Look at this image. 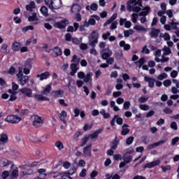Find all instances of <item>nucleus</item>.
I'll use <instances>...</instances> for the list:
<instances>
[{
	"label": "nucleus",
	"instance_id": "54",
	"mask_svg": "<svg viewBox=\"0 0 179 179\" xmlns=\"http://www.w3.org/2000/svg\"><path fill=\"white\" fill-rule=\"evenodd\" d=\"M139 108L141 110H143V111H148V110H149V105L141 104Z\"/></svg>",
	"mask_w": 179,
	"mask_h": 179
},
{
	"label": "nucleus",
	"instance_id": "15",
	"mask_svg": "<svg viewBox=\"0 0 179 179\" xmlns=\"http://www.w3.org/2000/svg\"><path fill=\"white\" fill-rule=\"evenodd\" d=\"M50 72L45 71L41 74H38L36 76V78H38L39 80L43 81V80H45V79H48V78H50Z\"/></svg>",
	"mask_w": 179,
	"mask_h": 179
},
{
	"label": "nucleus",
	"instance_id": "36",
	"mask_svg": "<svg viewBox=\"0 0 179 179\" xmlns=\"http://www.w3.org/2000/svg\"><path fill=\"white\" fill-rule=\"evenodd\" d=\"M118 139L117 137H115V140L111 143L110 149H112L113 150H115V149H117V147L118 146Z\"/></svg>",
	"mask_w": 179,
	"mask_h": 179
},
{
	"label": "nucleus",
	"instance_id": "20",
	"mask_svg": "<svg viewBox=\"0 0 179 179\" xmlns=\"http://www.w3.org/2000/svg\"><path fill=\"white\" fill-rule=\"evenodd\" d=\"M144 80L145 82H148V87L150 88L155 87V82H156V80L146 76L144 77Z\"/></svg>",
	"mask_w": 179,
	"mask_h": 179
},
{
	"label": "nucleus",
	"instance_id": "45",
	"mask_svg": "<svg viewBox=\"0 0 179 179\" xmlns=\"http://www.w3.org/2000/svg\"><path fill=\"white\" fill-rule=\"evenodd\" d=\"M11 177L12 178H17V177H19V170H17V168L12 171Z\"/></svg>",
	"mask_w": 179,
	"mask_h": 179
},
{
	"label": "nucleus",
	"instance_id": "12",
	"mask_svg": "<svg viewBox=\"0 0 179 179\" xmlns=\"http://www.w3.org/2000/svg\"><path fill=\"white\" fill-rule=\"evenodd\" d=\"M13 167L14 164L11 161H9L8 159L3 158L0 160V167H8L10 166Z\"/></svg>",
	"mask_w": 179,
	"mask_h": 179
},
{
	"label": "nucleus",
	"instance_id": "14",
	"mask_svg": "<svg viewBox=\"0 0 179 179\" xmlns=\"http://www.w3.org/2000/svg\"><path fill=\"white\" fill-rule=\"evenodd\" d=\"M76 83H75V80H70L69 82L68 88L69 89L71 93H76Z\"/></svg>",
	"mask_w": 179,
	"mask_h": 179
},
{
	"label": "nucleus",
	"instance_id": "56",
	"mask_svg": "<svg viewBox=\"0 0 179 179\" xmlns=\"http://www.w3.org/2000/svg\"><path fill=\"white\" fill-rule=\"evenodd\" d=\"M171 129H173L174 131H177V129H178V126L177 125V122H172L171 123Z\"/></svg>",
	"mask_w": 179,
	"mask_h": 179
},
{
	"label": "nucleus",
	"instance_id": "43",
	"mask_svg": "<svg viewBox=\"0 0 179 179\" xmlns=\"http://www.w3.org/2000/svg\"><path fill=\"white\" fill-rule=\"evenodd\" d=\"M134 34V29H129L124 31V37H129Z\"/></svg>",
	"mask_w": 179,
	"mask_h": 179
},
{
	"label": "nucleus",
	"instance_id": "39",
	"mask_svg": "<svg viewBox=\"0 0 179 179\" xmlns=\"http://www.w3.org/2000/svg\"><path fill=\"white\" fill-rule=\"evenodd\" d=\"M123 160L125 162V163H127V164H128L132 162V156L125 155L123 156Z\"/></svg>",
	"mask_w": 179,
	"mask_h": 179
},
{
	"label": "nucleus",
	"instance_id": "59",
	"mask_svg": "<svg viewBox=\"0 0 179 179\" xmlns=\"http://www.w3.org/2000/svg\"><path fill=\"white\" fill-rule=\"evenodd\" d=\"M163 85H164V86H165V87H169V86L171 85V80H165L163 82Z\"/></svg>",
	"mask_w": 179,
	"mask_h": 179
},
{
	"label": "nucleus",
	"instance_id": "29",
	"mask_svg": "<svg viewBox=\"0 0 179 179\" xmlns=\"http://www.w3.org/2000/svg\"><path fill=\"white\" fill-rule=\"evenodd\" d=\"M52 95L54 96V97H62V96H64V91L61 90H57V91H52Z\"/></svg>",
	"mask_w": 179,
	"mask_h": 179
},
{
	"label": "nucleus",
	"instance_id": "33",
	"mask_svg": "<svg viewBox=\"0 0 179 179\" xmlns=\"http://www.w3.org/2000/svg\"><path fill=\"white\" fill-rule=\"evenodd\" d=\"M40 12L42 13L43 16H45V17H48V16H49L48 8L47 7H45V6H43L41 8Z\"/></svg>",
	"mask_w": 179,
	"mask_h": 179
},
{
	"label": "nucleus",
	"instance_id": "8",
	"mask_svg": "<svg viewBox=\"0 0 179 179\" xmlns=\"http://www.w3.org/2000/svg\"><path fill=\"white\" fill-rule=\"evenodd\" d=\"M19 68H22V73L29 75V73H30V69H31V64L30 62H26L24 66H19Z\"/></svg>",
	"mask_w": 179,
	"mask_h": 179
},
{
	"label": "nucleus",
	"instance_id": "25",
	"mask_svg": "<svg viewBox=\"0 0 179 179\" xmlns=\"http://www.w3.org/2000/svg\"><path fill=\"white\" fill-rule=\"evenodd\" d=\"M51 93V84L46 85L45 88L42 91L41 94L48 96Z\"/></svg>",
	"mask_w": 179,
	"mask_h": 179
},
{
	"label": "nucleus",
	"instance_id": "55",
	"mask_svg": "<svg viewBox=\"0 0 179 179\" xmlns=\"http://www.w3.org/2000/svg\"><path fill=\"white\" fill-rule=\"evenodd\" d=\"M148 100H149V97H145L143 96H141L138 99L139 103H146L148 101Z\"/></svg>",
	"mask_w": 179,
	"mask_h": 179
},
{
	"label": "nucleus",
	"instance_id": "31",
	"mask_svg": "<svg viewBox=\"0 0 179 179\" xmlns=\"http://www.w3.org/2000/svg\"><path fill=\"white\" fill-rule=\"evenodd\" d=\"M59 117L61 121H62V122H64V124H66V121L65 120V118H66V117H67L66 111L62 110L61 112V113H59Z\"/></svg>",
	"mask_w": 179,
	"mask_h": 179
},
{
	"label": "nucleus",
	"instance_id": "17",
	"mask_svg": "<svg viewBox=\"0 0 179 179\" xmlns=\"http://www.w3.org/2000/svg\"><path fill=\"white\" fill-rule=\"evenodd\" d=\"M61 55H62V50H61L58 46L54 48L52 57H54V58H57V57H59Z\"/></svg>",
	"mask_w": 179,
	"mask_h": 179
},
{
	"label": "nucleus",
	"instance_id": "37",
	"mask_svg": "<svg viewBox=\"0 0 179 179\" xmlns=\"http://www.w3.org/2000/svg\"><path fill=\"white\" fill-rule=\"evenodd\" d=\"M29 22H37L38 20V17H37L36 13H33L31 16L28 17Z\"/></svg>",
	"mask_w": 179,
	"mask_h": 179
},
{
	"label": "nucleus",
	"instance_id": "5",
	"mask_svg": "<svg viewBox=\"0 0 179 179\" xmlns=\"http://www.w3.org/2000/svg\"><path fill=\"white\" fill-rule=\"evenodd\" d=\"M6 122H8L9 124H18L22 121V118L15 115H10L7 116L5 119Z\"/></svg>",
	"mask_w": 179,
	"mask_h": 179
},
{
	"label": "nucleus",
	"instance_id": "7",
	"mask_svg": "<svg viewBox=\"0 0 179 179\" xmlns=\"http://www.w3.org/2000/svg\"><path fill=\"white\" fill-rule=\"evenodd\" d=\"M76 172V168H75V166L71 167L69 172L63 173L62 176V179H72V178L69 176H73Z\"/></svg>",
	"mask_w": 179,
	"mask_h": 179
},
{
	"label": "nucleus",
	"instance_id": "1",
	"mask_svg": "<svg viewBox=\"0 0 179 179\" xmlns=\"http://www.w3.org/2000/svg\"><path fill=\"white\" fill-rule=\"evenodd\" d=\"M88 38L90 45L92 47V49L90 50V54L97 55V51L94 48L96 47V44L99 43V32L97 31H92Z\"/></svg>",
	"mask_w": 179,
	"mask_h": 179
},
{
	"label": "nucleus",
	"instance_id": "53",
	"mask_svg": "<svg viewBox=\"0 0 179 179\" xmlns=\"http://www.w3.org/2000/svg\"><path fill=\"white\" fill-rule=\"evenodd\" d=\"M1 52L3 54H6V52H8V45L3 44V45L1 46Z\"/></svg>",
	"mask_w": 179,
	"mask_h": 179
},
{
	"label": "nucleus",
	"instance_id": "2",
	"mask_svg": "<svg viewBox=\"0 0 179 179\" xmlns=\"http://www.w3.org/2000/svg\"><path fill=\"white\" fill-rule=\"evenodd\" d=\"M18 83L21 86H24L29 82V76L23 75V68L18 67V72L16 73Z\"/></svg>",
	"mask_w": 179,
	"mask_h": 179
},
{
	"label": "nucleus",
	"instance_id": "21",
	"mask_svg": "<svg viewBox=\"0 0 179 179\" xmlns=\"http://www.w3.org/2000/svg\"><path fill=\"white\" fill-rule=\"evenodd\" d=\"M78 64H74L73 63H72L70 65V69L71 70L70 75L71 76H75V73H76V72H78V71L79 70V67H78Z\"/></svg>",
	"mask_w": 179,
	"mask_h": 179
},
{
	"label": "nucleus",
	"instance_id": "10",
	"mask_svg": "<svg viewBox=\"0 0 179 179\" xmlns=\"http://www.w3.org/2000/svg\"><path fill=\"white\" fill-rule=\"evenodd\" d=\"M69 21L68 20H63L61 22H55L54 26L56 29H65V27H66V24H69Z\"/></svg>",
	"mask_w": 179,
	"mask_h": 179
},
{
	"label": "nucleus",
	"instance_id": "50",
	"mask_svg": "<svg viewBox=\"0 0 179 179\" xmlns=\"http://www.w3.org/2000/svg\"><path fill=\"white\" fill-rule=\"evenodd\" d=\"M29 30H34V27L29 25L22 29L23 33H26V31H29Z\"/></svg>",
	"mask_w": 179,
	"mask_h": 179
},
{
	"label": "nucleus",
	"instance_id": "61",
	"mask_svg": "<svg viewBox=\"0 0 179 179\" xmlns=\"http://www.w3.org/2000/svg\"><path fill=\"white\" fill-rule=\"evenodd\" d=\"M92 127H93V125H92V124H85L83 129L85 131H89L90 129H92Z\"/></svg>",
	"mask_w": 179,
	"mask_h": 179
},
{
	"label": "nucleus",
	"instance_id": "46",
	"mask_svg": "<svg viewBox=\"0 0 179 179\" xmlns=\"http://www.w3.org/2000/svg\"><path fill=\"white\" fill-rule=\"evenodd\" d=\"M136 65H138V68H142L143 64H145V57H141L138 62H136Z\"/></svg>",
	"mask_w": 179,
	"mask_h": 179
},
{
	"label": "nucleus",
	"instance_id": "23",
	"mask_svg": "<svg viewBox=\"0 0 179 179\" xmlns=\"http://www.w3.org/2000/svg\"><path fill=\"white\" fill-rule=\"evenodd\" d=\"M34 98L37 101H50V99L43 96V94H35Z\"/></svg>",
	"mask_w": 179,
	"mask_h": 179
},
{
	"label": "nucleus",
	"instance_id": "16",
	"mask_svg": "<svg viewBox=\"0 0 179 179\" xmlns=\"http://www.w3.org/2000/svg\"><path fill=\"white\" fill-rule=\"evenodd\" d=\"M83 26L84 27H89V26H96V20H94L91 16L88 21L85 20L84 22Z\"/></svg>",
	"mask_w": 179,
	"mask_h": 179
},
{
	"label": "nucleus",
	"instance_id": "58",
	"mask_svg": "<svg viewBox=\"0 0 179 179\" xmlns=\"http://www.w3.org/2000/svg\"><path fill=\"white\" fill-rule=\"evenodd\" d=\"M130 107H131V102L125 101L124 105H123V108L124 110H129Z\"/></svg>",
	"mask_w": 179,
	"mask_h": 179
},
{
	"label": "nucleus",
	"instance_id": "22",
	"mask_svg": "<svg viewBox=\"0 0 179 179\" xmlns=\"http://www.w3.org/2000/svg\"><path fill=\"white\" fill-rule=\"evenodd\" d=\"M167 142V140H162L160 141H158L157 143H152L150 145H148V149H154V148H157V146H160V145H164Z\"/></svg>",
	"mask_w": 179,
	"mask_h": 179
},
{
	"label": "nucleus",
	"instance_id": "38",
	"mask_svg": "<svg viewBox=\"0 0 179 179\" xmlns=\"http://www.w3.org/2000/svg\"><path fill=\"white\" fill-rule=\"evenodd\" d=\"M89 138H90V136L87 135L84 138H82V141L80 145V146L81 148H83V146H85V145H86V143H87V141H89Z\"/></svg>",
	"mask_w": 179,
	"mask_h": 179
},
{
	"label": "nucleus",
	"instance_id": "19",
	"mask_svg": "<svg viewBox=\"0 0 179 179\" xmlns=\"http://www.w3.org/2000/svg\"><path fill=\"white\" fill-rule=\"evenodd\" d=\"M8 134H1L0 136V145H6V143H8Z\"/></svg>",
	"mask_w": 179,
	"mask_h": 179
},
{
	"label": "nucleus",
	"instance_id": "30",
	"mask_svg": "<svg viewBox=\"0 0 179 179\" xmlns=\"http://www.w3.org/2000/svg\"><path fill=\"white\" fill-rule=\"evenodd\" d=\"M129 127V126L127 124H124L122 125V131L121 132L122 135H123V136H125V135H128V133L129 132V129H128Z\"/></svg>",
	"mask_w": 179,
	"mask_h": 179
},
{
	"label": "nucleus",
	"instance_id": "52",
	"mask_svg": "<svg viewBox=\"0 0 179 179\" xmlns=\"http://www.w3.org/2000/svg\"><path fill=\"white\" fill-rule=\"evenodd\" d=\"M161 169L164 173H166V171H169V170H171V166L167 165V166H162Z\"/></svg>",
	"mask_w": 179,
	"mask_h": 179
},
{
	"label": "nucleus",
	"instance_id": "13",
	"mask_svg": "<svg viewBox=\"0 0 179 179\" xmlns=\"http://www.w3.org/2000/svg\"><path fill=\"white\" fill-rule=\"evenodd\" d=\"M160 164V160L157 159L152 162L147 163L143 166V169H153V167H156V166H159Z\"/></svg>",
	"mask_w": 179,
	"mask_h": 179
},
{
	"label": "nucleus",
	"instance_id": "64",
	"mask_svg": "<svg viewBox=\"0 0 179 179\" xmlns=\"http://www.w3.org/2000/svg\"><path fill=\"white\" fill-rule=\"evenodd\" d=\"M131 8H132V10L134 12H140L141 11V7H139L136 5L131 6Z\"/></svg>",
	"mask_w": 179,
	"mask_h": 179
},
{
	"label": "nucleus",
	"instance_id": "35",
	"mask_svg": "<svg viewBox=\"0 0 179 179\" xmlns=\"http://www.w3.org/2000/svg\"><path fill=\"white\" fill-rule=\"evenodd\" d=\"M20 47H22V45H20V43L15 41L12 45V48L13 51H19L20 50Z\"/></svg>",
	"mask_w": 179,
	"mask_h": 179
},
{
	"label": "nucleus",
	"instance_id": "49",
	"mask_svg": "<svg viewBox=\"0 0 179 179\" xmlns=\"http://www.w3.org/2000/svg\"><path fill=\"white\" fill-rule=\"evenodd\" d=\"M55 146L57 148V149H59V150H62L64 148V144L61 141H57L55 143Z\"/></svg>",
	"mask_w": 179,
	"mask_h": 179
},
{
	"label": "nucleus",
	"instance_id": "60",
	"mask_svg": "<svg viewBox=\"0 0 179 179\" xmlns=\"http://www.w3.org/2000/svg\"><path fill=\"white\" fill-rule=\"evenodd\" d=\"M179 142V137H175L171 141V145L174 146L176 143H178Z\"/></svg>",
	"mask_w": 179,
	"mask_h": 179
},
{
	"label": "nucleus",
	"instance_id": "28",
	"mask_svg": "<svg viewBox=\"0 0 179 179\" xmlns=\"http://www.w3.org/2000/svg\"><path fill=\"white\" fill-rule=\"evenodd\" d=\"M33 9H36V3H34V1H30V3L26 6V10L29 12H33Z\"/></svg>",
	"mask_w": 179,
	"mask_h": 179
},
{
	"label": "nucleus",
	"instance_id": "41",
	"mask_svg": "<svg viewBox=\"0 0 179 179\" xmlns=\"http://www.w3.org/2000/svg\"><path fill=\"white\" fill-rule=\"evenodd\" d=\"M162 51H164V55H170L171 54V49L166 46L163 48Z\"/></svg>",
	"mask_w": 179,
	"mask_h": 179
},
{
	"label": "nucleus",
	"instance_id": "4",
	"mask_svg": "<svg viewBox=\"0 0 179 179\" xmlns=\"http://www.w3.org/2000/svg\"><path fill=\"white\" fill-rule=\"evenodd\" d=\"M33 120V125L35 127V128H40V127H43V124H44V119L43 117L34 115L32 116Z\"/></svg>",
	"mask_w": 179,
	"mask_h": 179
},
{
	"label": "nucleus",
	"instance_id": "27",
	"mask_svg": "<svg viewBox=\"0 0 179 179\" xmlns=\"http://www.w3.org/2000/svg\"><path fill=\"white\" fill-rule=\"evenodd\" d=\"M150 12V8L147 6L143 9L141 12L139 13V16L146 17Z\"/></svg>",
	"mask_w": 179,
	"mask_h": 179
},
{
	"label": "nucleus",
	"instance_id": "11",
	"mask_svg": "<svg viewBox=\"0 0 179 179\" xmlns=\"http://www.w3.org/2000/svg\"><path fill=\"white\" fill-rule=\"evenodd\" d=\"M20 92L27 97H33V90L30 88L24 87Z\"/></svg>",
	"mask_w": 179,
	"mask_h": 179
},
{
	"label": "nucleus",
	"instance_id": "24",
	"mask_svg": "<svg viewBox=\"0 0 179 179\" xmlns=\"http://www.w3.org/2000/svg\"><path fill=\"white\" fill-rule=\"evenodd\" d=\"M160 33V29H152V31L150 33V36L152 38H157V37H159V34Z\"/></svg>",
	"mask_w": 179,
	"mask_h": 179
},
{
	"label": "nucleus",
	"instance_id": "51",
	"mask_svg": "<svg viewBox=\"0 0 179 179\" xmlns=\"http://www.w3.org/2000/svg\"><path fill=\"white\" fill-rule=\"evenodd\" d=\"M134 139H135L134 136H129V138H127L126 140L127 145H132V143L134 142Z\"/></svg>",
	"mask_w": 179,
	"mask_h": 179
},
{
	"label": "nucleus",
	"instance_id": "63",
	"mask_svg": "<svg viewBox=\"0 0 179 179\" xmlns=\"http://www.w3.org/2000/svg\"><path fill=\"white\" fill-rule=\"evenodd\" d=\"M2 179H6L9 177V172L8 171H4L1 175Z\"/></svg>",
	"mask_w": 179,
	"mask_h": 179
},
{
	"label": "nucleus",
	"instance_id": "32",
	"mask_svg": "<svg viewBox=\"0 0 179 179\" xmlns=\"http://www.w3.org/2000/svg\"><path fill=\"white\" fill-rule=\"evenodd\" d=\"M87 10H94L96 11L97 9H99V5L97 3H93L91 4V6H86Z\"/></svg>",
	"mask_w": 179,
	"mask_h": 179
},
{
	"label": "nucleus",
	"instance_id": "62",
	"mask_svg": "<svg viewBox=\"0 0 179 179\" xmlns=\"http://www.w3.org/2000/svg\"><path fill=\"white\" fill-rule=\"evenodd\" d=\"M131 19H132L133 23H136V22H138V14L133 13Z\"/></svg>",
	"mask_w": 179,
	"mask_h": 179
},
{
	"label": "nucleus",
	"instance_id": "26",
	"mask_svg": "<svg viewBox=\"0 0 179 179\" xmlns=\"http://www.w3.org/2000/svg\"><path fill=\"white\" fill-rule=\"evenodd\" d=\"M120 47H123L124 51L131 50V45L125 43V41H121L119 43Z\"/></svg>",
	"mask_w": 179,
	"mask_h": 179
},
{
	"label": "nucleus",
	"instance_id": "18",
	"mask_svg": "<svg viewBox=\"0 0 179 179\" xmlns=\"http://www.w3.org/2000/svg\"><path fill=\"white\" fill-rule=\"evenodd\" d=\"M104 128H100L98 130L95 131L94 133L91 134L89 136L91 139H96V138H99V135L103 132Z\"/></svg>",
	"mask_w": 179,
	"mask_h": 179
},
{
	"label": "nucleus",
	"instance_id": "44",
	"mask_svg": "<svg viewBox=\"0 0 179 179\" xmlns=\"http://www.w3.org/2000/svg\"><path fill=\"white\" fill-rule=\"evenodd\" d=\"M134 30H136L137 31H146V28L141 26V25H135L134 27Z\"/></svg>",
	"mask_w": 179,
	"mask_h": 179
},
{
	"label": "nucleus",
	"instance_id": "48",
	"mask_svg": "<svg viewBox=\"0 0 179 179\" xmlns=\"http://www.w3.org/2000/svg\"><path fill=\"white\" fill-rule=\"evenodd\" d=\"M127 5L129 6V10H131L132 9V6L136 5V0H131L128 1Z\"/></svg>",
	"mask_w": 179,
	"mask_h": 179
},
{
	"label": "nucleus",
	"instance_id": "3",
	"mask_svg": "<svg viewBox=\"0 0 179 179\" xmlns=\"http://www.w3.org/2000/svg\"><path fill=\"white\" fill-rule=\"evenodd\" d=\"M45 3L51 10L59 9L62 7L61 0H45Z\"/></svg>",
	"mask_w": 179,
	"mask_h": 179
},
{
	"label": "nucleus",
	"instance_id": "6",
	"mask_svg": "<svg viewBox=\"0 0 179 179\" xmlns=\"http://www.w3.org/2000/svg\"><path fill=\"white\" fill-rule=\"evenodd\" d=\"M101 55L102 59L107 60L111 55H113V51L110 50V48H106L103 50V52H101Z\"/></svg>",
	"mask_w": 179,
	"mask_h": 179
},
{
	"label": "nucleus",
	"instance_id": "47",
	"mask_svg": "<svg viewBox=\"0 0 179 179\" xmlns=\"http://www.w3.org/2000/svg\"><path fill=\"white\" fill-rule=\"evenodd\" d=\"M157 79L158 80H164V79H167V74L166 73H162L157 77Z\"/></svg>",
	"mask_w": 179,
	"mask_h": 179
},
{
	"label": "nucleus",
	"instance_id": "57",
	"mask_svg": "<svg viewBox=\"0 0 179 179\" xmlns=\"http://www.w3.org/2000/svg\"><path fill=\"white\" fill-rule=\"evenodd\" d=\"M8 73H9L10 75H15V73H16V69L13 66H11L8 71Z\"/></svg>",
	"mask_w": 179,
	"mask_h": 179
},
{
	"label": "nucleus",
	"instance_id": "9",
	"mask_svg": "<svg viewBox=\"0 0 179 179\" xmlns=\"http://www.w3.org/2000/svg\"><path fill=\"white\" fill-rule=\"evenodd\" d=\"M83 156L84 157H92V144L83 148Z\"/></svg>",
	"mask_w": 179,
	"mask_h": 179
},
{
	"label": "nucleus",
	"instance_id": "34",
	"mask_svg": "<svg viewBox=\"0 0 179 179\" xmlns=\"http://www.w3.org/2000/svg\"><path fill=\"white\" fill-rule=\"evenodd\" d=\"M73 13H79L80 12V6L79 4H74L71 8Z\"/></svg>",
	"mask_w": 179,
	"mask_h": 179
},
{
	"label": "nucleus",
	"instance_id": "40",
	"mask_svg": "<svg viewBox=\"0 0 179 179\" xmlns=\"http://www.w3.org/2000/svg\"><path fill=\"white\" fill-rule=\"evenodd\" d=\"M71 62H74L73 64L76 65H79V64H80V59L78 58V56H76V55H74L72 57Z\"/></svg>",
	"mask_w": 179,
	"mask_h": 179
},
{
	"label": "nucleus",
	"instance_id": "42",
	"mask_svg": "<svg viewBox=\"0 0 179 179\" xmlns=\"http://www.w3.org/2000/svg\"><path fill=\"white\" fill-rule=\"evenodd\" d=\"M92 76H93V74L92 73H87L86 76L84 77V82L85 83H89V81L91 80Z\"/></svg>",
	"mask_w": 179,
	"mask_h": 179
}]
</instances>
